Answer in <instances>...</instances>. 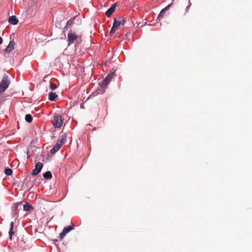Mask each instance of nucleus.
I'll list each match as a JSON object with an SVG mask.
<instances>
[{
    "instance_id": "f8f14e48",
    "label": "nucleus",
    "mask_w": 252,
    "mask_h": 252,
    "mask_svg": "<svg viewBox=\"0 0 252 252\" xmlns=\"http://www.w3.org/2000/svg\"><path fill=\"white\" fill-rule=\"evenodd\" d=\"M14 222H11L10 223V229L9 231V238H10V240L12 239V236L15 233V231L14 230Z\"/></svg>"
},
{
    "instance_id": "6e6552de",
    "label": "nucleus",
    "mask_w": 252,
    "mask_h": 252,
    "mask_svg": "<svg viewBox=\"0 0 252 252\" xmlns=\"http://www.w3.org/2000/svg\"><path fill=\"white\" fill-rule=\"evenodd\" d=\"M117 6V4L116 3L112 4L110 7L107 9V10L105 12L106 15L109 17L111 16L113 13L115 11L116 7Z\"/></svg>"
},
{
    "instance_id": "b1692460",
    "label": "nucleus",
    "mask_w": 252,
    "mask_h": 252,
    "mask_svg": "<svg viewBox=\"0 0 252 252\" xmlns=\"http://www.w3.org/2000/svg\"><path fill=\"white\" fill-rule=\"evenodd\" d=\"M116 28H114V27L112 26V28H111V29L110 30V33L111 34L114 33L116 32Z\"/></svg>"
},
{
    "instance_id": "393cba45",
    "label": "nucleus",
    "mask_w": 252,
    "mask_h": 252,
    "mask_svg": "<svg viewBox=\"0 0 252 252\" xmlns=\"http://www.w3.org/2000/svg\"><path fill=\"white\" fill-rule=\"evenodd\" d=\"M191 4V3H190V0H189V5L188 6H187L186 10H187L189 8Z\"/></svg>"
},
{
    "instance_id": "2eb2a0df",
    "label": "nucleus",
    "mask_w": 252,
    "mask_h": 252,
    "mask_svg": "<svg viewBox=\"0 0 252 252\" xmlns=\"http://www.w3.org/2000/svg\"><path fill=\"white\" fill-rule=\"evenodd\" d=\"M43 177L46 179H51L52 177V173L50 171H48L43 174Z\"/></svg>"
},
{
    "instance_id": "7ed1b4c3",
    "label": "nucleus",
    "mask_w": 252,
    "mask_h": 252,
    "mask_svg": "<svg viewBox=\"0 0 252 252\" xmlns=\"http://www.w3.org/2000/svg\"><path fill=\"white\" fill-rule=\"evenodd\" d=\"M67 40L68 41V46H69L74 43L79 44L81 41L80 38L72 31H70L68 32Z\"/></svg>"
},
{
    "instance_id": "4468645a",
    "label": "nucleus",
    "mask_w": 252,
    "mask_h": 252,
    "mask_svg": "<svg viewBox=\"0 0 252 252\" xmlns=\"http://www.w3.org/2000/svg\"><path fill=\"white\" fill-rule=\"evenodd\" d=\"M48 86L49 87V90L51 91H54L57 88V85L51 82H48Z\"/></svg>"
},
{
    "instance_id": "f03ea898",
    "label": "nucleus",
    "mask_w": 252,
    "mask_h": 252,
    "mask_svg": "<svg viewBox=\"0 0 252 252\" xmlns=\"http://www.w3.org/2000/svg\"><path fill=\"white\" fill-rule=\"evenodd\" d=\"M39 93L41 94H56V93L50 91L48 92V82L46 81H41L37 86Z\"/></svg>"
},
{
    "instance_id": "f257e3e1",
    "label": "nucleus",
    "mask_w": 252,
    "mask_h": 252,
    "mask_svg": "<svg viewBox=\"0 0 252 252\" xmlns=\"http://www.w3.org/2000/svg\"><path fill=\"white\" fill-rule=\"evenodd\" d=\"M67 141V134L65 133H63L61 137L58 139L57 142L51 150V153L53 154L58 151L62 146L66 143Z\"/></svg>"
},
{
    "instance_id": "5701e85b",
    "label": "nucleus",
    "mask_w": 252,
    "mask_h": 252,
    "mask_svg": "<svg viewBox=\"0 0 252 252\" xmlns=\"http://www.w3.org/2000/svg\"><path fill=\"white\" fill-rule=\"evenodd\" d=\"M119 22H121V25L124 26L125 24L126 21L124 19L119 18Z\"/></svg>"
},
{
    "instance_id": "20e7f679",
    "label": "nucleus",
    "mask_w": 252,
    "mask_h": 252,
    "mask_svg": "<svg viewBox=\"0 0 252 252\" xmlns=\"http://www.w3.org/2000/svg\"><path fill=\"white\" fill-rule=\"evenodd\" d=\"M9 82L8 81V76L4 75L0 83V93H3L5 90L8 87Z\"/></svg>"
},
{
    "instance_id": "9b49d317",
    "label": "nucleus",
    "mask_w": 252,
    "mask_h": 252,
    "mask_svg": "<svg viewBox=\"0 0 252 252\" xmlns=\"http://www.w3.org/2000/svg\"><path fill=\"white\" fill-rule=\"evenodd\" d=\"M171 4H168L167 6H166L165 8H163L160 12L159 14L158 15V18H162L166 11L169 9V8L170 7Z\"/></svg>"
},
{
    "instance_id": "39448f33",
    "label": "nucleus",
    "mask_w": 252,
    "mask_h": 252,
    "mask_svg": "<svg viewBox=\"0 0 252 252\" xmlns=\"http://www.w3.org/2000/svg\"><path fill=\"white\" fill-rule=\"evenodd\" d=\"M63 119L62 117L59 115H56L54 117L53 125L55 127L60 128L63 125Z\"/></svg>"
},
{
    "instance_id": "6ab92c4d",
    "label": "nucleus",
    "mask_w": 252,
    "mask_h": 252,
    "mask_svg": "<svg viewBox=\"0 0 252 252\" xmlns=\"http://www.w3.org/2000/svg\"><path fill=\"white\" fill-rule=\"evenodd\" d=\"M4 173L6 175L10 176L12 174V169L7 168L5 169Z\"/></svg>"
},
{
    "instance_id": "9d476101",
    "label": "nucleus",
    "mask_w": 252,
    "mask_h": 252,
    "mask_svg": "<svg viewBox=\"0 0 252 252\" xmlns=\"http://www.w3.org/2000/svg\"><path fill=\"white\" fill-rule=\"evenodd\" d=\"M18 21H19L18 19L14 15L10 16L8 18V22L10 24L13 25H17L18 23Z\"/></svg>"
},
{
    "instance_id": "0eeeda50",
    "label": "nucleus",
    "mask_w": 252,
    "mask_h": 252,
    "mask_svg": "<svg viewBox=\"0 0 252 252\" xmlns=\"http://www.w3.org/2000/svg\"><path fill=\"white\" fill-rule=\"evenodd\" d=\"M43 167V164L38 162L35 164V168L33 169L32 172V175L35 176L37 175L41 170Z\"/></svg>"
},
{
    "instance_id": "ddd939ff",
    "label": "nucleus",
    "mask_w": 252,
    "mask_h": 252,
    "mask_svg": "<svg viewBox=\"0 0 252 252\" xmlns=\"http://www.w3.org/2000/svg\"><path fill=\"white\" fill-rule=\"evenodd\" d=\"M33 209V207L29 203L27 202L23 206V210L25 211H30Z\"/></svg>"
},
{
    "instance_id": "a878e982",
    "label": "nucleus",
    "mask_w": 252,
    "mask_h": 252,
    "mask_svg": "<svg viewBox=\"0 0 252 252\" xmlns=\"http://www.w3.org/2000/svg\"><path fill=\"white\" fill-rule=\"evenodd\" d=\"M17 209H18V207H17V206H16L15 207V211L17 210Z\"/></svg>"
},
{
    "instance_id": "dca6fc26",
    "label": "nucleus",
    "mask_w": 252,
    "mask_h": 252,
    "mask_svg": "<svg viewBox=\"0 0 252 252\" xmlns=\"http://www.w3.org/2000/svg\"><path fill=\"white\" fill-rule=\"evenodd\" d=\"M121 26V22H119V19L117 20V19H114V22L113 24V26L114 28H118L119 26Z\"/></svg>"
},
{
    "instance_id": "f3484780",
    "label": "nucleus",
    "mask_w": 252,
    "mask_h": 252,
    "mask_svg": "<svg viewBox=\"0 0 252 252\" xmlns=\"http://www.w3.org/2000/svg\"><path fill=\"white\" fill-rule=\"evenodd\" d=\"M25 120L28 122L30 123L32 121V117L31 114H27L25 116Z\"/></svg>"
},
{
    "instance_id": "412c9836",
    "label": "nucleus",
    "mask_w": 252,
    "mask_h": 252,
    "mask_svg": "<svg viewBox=\"0 0 252 252\" xmlns=\"http://www.w3.org/2000/svg\"><path fill=\"white\" fill-rule=\"evenodd\" d=\"M73 19H70L69 20H68L67 22V23H66V26L64 27V29H66L68 27H69L73 23Z\"/></svg>"
},
{
    "instance_id": "a211bd4d",
    "label": "nucleus",
    "mask_w": 252,
    "mask_h": 252,
    "mask_svg": "<svg viewBox=\"0 0 252 252\" xmlns=\"http://www.w3.org/2000/svg\"><path fill=\"white\" fill-rule=\"evenodd\" d=\"M109 83L108 81V77H105L101 82V86L102 87H105Z\"/></svg>"
},
{
    "instance_id": "aec40b11",
    "label": "nucleus",
    "mask_w": 252,
    "mask_h": 252,
    "mask_svg": "<svg viewBox=\"0 0 252 252\" xmlns=\"http://www.w3.org/2000/svg\"><path fill=\"white\" fill-rule=\"evenodd\" d=\"M58 95H49V99L51 101H56L58 99Z\"/></svg>"
},
{
    "instance_id": "4be33fe9",
    "label": "nucleus",
    "mask_w": 252,
    "mask_h": 252,
    "mask_svg": "<svg viewBox=\"0 0 252 252\" xmlns=\"http://www.w3.org/2000/svg\"><path fill=\"white\" fill-rule=\"evenodd\" d=\"M114 75L113 73H109L106 77H108V81L110 82Z\"/></svg>"
},
{
    "instance_id": "1a4fd4ad",
    "label": "nucleus",
    "mask_w": 252,
    "mask_h": 252,
    "mask_svg": "<svg viewBox=\"0 0 252 252\" xmlns=\"http://www.w3.org/2000/svg\"><path fill=\"white\" fill-rule=\"evenodd\" d=\"M15 42L14 41L11 40L9 42V44L6 47L4 51L7 53H9L11 52L14 48Z\"/></svg>"
},
{
    "instance_id": "423d86ee",
    "label": "nucleus",
    "mask_w": 252,
    "mask_h": 252,
    "mask_svg": "<svg viewBox=\"0 0 252 252\" xmlns=\"http://www.w3.org/2000/svg\"><path fill=\"white\" fill-rule=\"evenodd\" d=\"M74 225L72 224V225L68 226L67 227H65L62 232L60 233V237L61 240L63 239L64 236L66 235L67 233L70 232L71 230L73 229Z\"/></svg>"
}]
</instances>
